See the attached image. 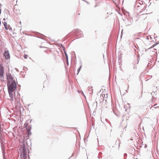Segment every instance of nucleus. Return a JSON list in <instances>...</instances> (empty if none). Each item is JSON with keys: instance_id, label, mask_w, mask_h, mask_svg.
<instances>
[{"instance_id": "nucleus-12", "label": "nucleus", "mask_w": 159, "mask_h": 159, "mask_svg": "<svg viewBox=\"0 0 159 159\" xmlns=\"http://www.w3.org/2000/svg\"><path fill=\"white\" fill-rule=\"evenodd\" d=\"M3 24L4 26H5L6 25H7V23L6 22H3Z\"/></svg>"}, {"instance_id": "nucleus-18", "label": "nucleus", "mask_w": 159, "mask_h": 159, "mask_svg": "<svg viewBox=\"0 0 159 159\" xmlns=\"http://www.w3.org/2000/svg\"><path fill=\"white\" fill-rule=\"evenodd\" d=\"M62 48H63V50L64 52V51H66L65 50V48L64 47V46H62Z\"/></svg>"}, {"instance_id": "nucleus-21", "label": "nucleus", "mask_w": 159, "mask_h": 159, "mask_svg": "<svg viewBox=\"0 0 159 159\" xmlns=\"http://www.w3.org/2000/svg\"><path fill=\"white\" fill-rule=\"evenodd\" d=\"M105 94H102V98H103L104 97H105Z\"/></svg>"}, {"instance_id": "nucleus-38", "label": "nucleus", "mask_w": 159, "mask_h": 159, "mask_svg": "<svg viewBox=\"0 0 159 159\" xmlns=\"http://www.w3.org/2000/svg\"><path fill=\"white\" fill-rule=\"evenodd\" d=\"M87 3H89V2H87Z\"/></svg>"}, {"instance_id": "nucleus-6", "label": "nucleus", "mask_w": 159, "mask_h": 159, "mask_svg": "<svg viewBox=\"0 0 159 159\" xmlns=\"http://www.w3.org/2000/svg\"><path fill=\"white\" fill-rule=\"evenodd\" d=\"M125 23L126 24V26H128L132 24V22L130 20H129L128 19L125 20Z\"/></svg>"}, {"instance_id": "nucleus-32", "label": "nucleus", "mask_w": 159, "mask_h": 159, "mask_svg": "<svg viewBox=\"0 0 159 159\" xmlns=\"http://www.w3.org/2000/svg\"><path fill=\"white\" fill-rule=\"evenodd\" d=\"M27 151H28V153H29V150L28 149H27Z\"/></svg>"}, {"instance_id": "nucleus-30", "label": "nucleus", "mask_w": 159, "mask_h": 159, "mask_svg": "<svg viewBox=\"0 0 159 159\" xmlns=\"http://www.w3.org/2000/svg\"><path fill=\"white\" fill-rule=\"evenodd\" d=\"M61 47H62V46H63L62 44H61Z\"/></svg>"}, {"instance_id": "nucleus-31", "label": "nucleus", "mask_w": 159, "mask_h": 159, "mask_svg": "<svg viewBox=\"0 0 159 159\" xmlns=\"http://www.w3.org/2000/svg\"><path fill=\"white\" fill-rule=\"evenodd\" d=\"M125 155H126V156L127 155L126 154H124V156H125Z\"/></svg>"}, {"instance_id": "nucleus-16", "label": "nucleus", "mask_w": 159, "mask_h": 159, "mask_svg": "<svg viewBox=\"0 0 159 159\" xmlns=\"http://www.w3.org/2000/svg\"><path fill=\"white\" fill-rule=\"evenodd\" d=\"M3 159H5V154L4 153H3Z\"/></svg>"}, {"instance_id": "nucleus-10", "label": "nucleus", "mask_w": 159, "mask_h": 159, "mask_svg": "<svg viewBox=\"0 0 159 159\" xmlns=\"http://www.w3.org/2000/svg\"><path fill=\"white\" fill-rule=\"evenodd\" d=\"M28 123H25L24 125V126L26 128L28 127Z\"/></svg>"}, {"instance_id": "nucleus-35", "label": "nucleus", "mask_w": 159, "mask_h": 159, "mask_svg": "<svg viewBox=\"0 0 159 159\" xmlns=\"http://www.w3.org/2000/svg\"><path fill=\"white\" fill-rule=\"evenodd\" d=\"M3 20H5V18H4V19H3Z\"/></svg>"}, {"instance_id": "nucleus-4", "label": "nucleus", "mask_w": 159, "mask_h": 159, "mask_svg": "<svg viewBox=\"0 0 159 159\" xmlns=\"http://www.w3.org/2000/svg\"><path fill=\"white\" fill-rule=\"evenodd\" d=\"M4 73V67L1 64H0V78L3 77Z\"/></svg>"}, {"instance_id": "nucleus-23", "label": "nucleus", "mask_w": 159, "mask_h": 159, "mask_svg": "<svg viewBox=\"0 0 159 159\" xmlns=\"http://www.w3.org/2000/svg\"><path fill=\"white\" fill-rule=\"evenodd\" d=\"M64 53L65 55L66 54V53H67L66 51H64Z\"/></svg>"}, {"instance_id": "nucleus-39", "label": "nucleus", "mask_w": 159, "mask_h": 159, "mask_svg": "<svg viewBox=\"0 0 159 159\" xmlns=\"http://www.w3.org/2000/svg\"><path fill=\"white\" fill-rule=\"evenodd\" d=\"M148 38H147V39H148Z\"/></svg>"}, {"instance_id": "nucleus-29", "label": "nucleus", "mask_w": 159, "mask_h": 159, "mask_svg": "<svg viewBox=\"0 0 159 159\" xmlns=\"http://www.w3.org/2000/svg\"><path fill=\"white\" fill-rule=\"evenodd\" d=\"M19 101H20V99H18L17 100V102H19Z\"/></svg>"}, {"instance_id": "nucleus-24", "label": "nucleus", "mask_w": 159, "mask_h": 159, "mask_svg": "<svg viewBox=\"0 0 159 159\" xmlns=\"http://www.w3.org/2000/svg\"><path fill=\"white\" fill-rule=\"evenodd\" d=\"M67 61V65H69L68 59V61Z\"/></svg>"}, {"instance_id": "nucleus-2", "label": "nucleus", "mask_w": 159, "mask_h": 159, "mask_svg": "<svg viewBox=\"0 0 159 159\" xmlns=\"http://www.w3.org/2000/svg\"><path fill=\"white\" fill-rule=\"evenodd\" d=\"M20 152V158L21 159H27V151L25 147V144L22 143V146H21L19 149Z\"/></svg>"}, {"instance_id": "nucleus-28", "label": "nucleus", "mask_w": 159, "mask_h": 159, "mask_svg": "<svg viewBox=\"0 0 159 159\" xmlns=\"http://www.w3.org/2000/svg\"><path fill=\"white\" fill-rule=\"evenodd\" d=\"M97 5H95L94 6V7L95 8V7H97Z\"/></svg>"}, {"instance_id": "nucleus-8", "label": "nucleus", "mask_w": 159, "mask_h": 159, "mask_svg": "<svg viewBox=\"0 0 159 159\" xmlns=\"http://www.w3.org/2000/svg\"><path fill=\"white\" fill-rule=\"evenodd\" d=\"M89 91L90 92V93H92L93 91V89H92V87H91V88H89Z\"/></svg>"}, {"instance_id": "nucleus-3", "label": "nucleus", "mask_w": 159, "mask_h": 159, "mask_svg": "<svg viewBox=\"0 0 159 159\" xmlns=\"http://www.w3.org/2000/svg\"><path fill=\"white\" fill-rule=\"evenodd\" d=\"M7 81H9L10 82H11V81H13V80H15L11 75L10 73L7 74Z\"/></svg>"}, {"instance_id": "nucleus-19", "label": "nucleus", "mask_w": 159, "mask_h": 159, "mask_svg": "<svg viewBox=\"0 0 159 159\" xmlns=\"http://www.w3.org/2000/svg\"><path fill=\"white\" fill-rule=\"evenodd\" d=\"M4 27H5V28L6 30H8V28H7V25L4 26Z\"/></svg>"}, {"instance_id": "nucleus-25", "label": "nucleus", "mask_w": 159, "mask_h": 159, "mask_svg": "<svg viewBox=\"0 0 159 159\" xmlns=\"http://www.w3.org/2000/svg\"><path fill=\"white\" fill-rule=\"evenodd\" d=\"M156 44H154L153 45H152V46H154V47L155 46H156Z\"/></svg>"}, {"instance_id": "nucleus-20", "label": "nucleus", "mask_w": 159, "mask_h": 159, "mask_svg": "<svg viewBox=\"0 0 159 159\" xmlns=\"http://www.w3.org/2000/svg\"><path fill=\"white\" fill-rule=\"evenodd\" d=\"M76 31L77 32H79L80 34H81V33H82V32L81 31H80L79 30H77Z\"/></svg>"}, {"instance_id": "nucleus-36", "label": "nucleus", "mask_w": 159, "mask_h": 159, "mask_svg": "<svg viewBox=\"0 0 159 159\" xmlns=\"http://www.w3.org/2000/svg\"><path fill=\"white\" fill-rule=\"evenodd\" d=\"M149 36L150 37V38H151L152 39V37H151V36Z\"/></svg>"}, {"instance_id": "nucleus-34", "label": "nucleus", "mask_w": 159, "mask_h": 159, "mask_svg": "<svg viewBox=\"0 0 159 159\" xmlns=\"http://www.w3.org/2000/svg\"><path fill=\"white\" fill-rule=\"evenodd\" d=\"M1 21L0 20V25H1Z\"/></svg>"}, {"instance_id": "nucleus-11", "label": "nucleus", "mask_w": 159, "mask_h": 159, "mask_svg": "<svg viewBox=\"0 0 159 159\" xmlns=\"http://www.w3.org/2000/svg\"><path fill=\"white\" fill-rule=\"evenodd\" d=\"M65 55L66 60V61H68V56L67 54L66 53V54Z\"/></svg>"}, {"instance_id": "nucleus-14", "label": "nucleus", "mask_w": 159, "mask_h": 159, "mask_svg": "<svg viewBox=\"0 0 159 159\" xmlns=\"http://www.w3.org/2000/svg\"><path fill=\"white\" fill-rule=\"evenodd\" d=\"M27 133L28 135H31V133L30 131V132H27Z\"/></svg>"}, {"instance_id": "nucleus-1", "label": "nucleus", "mask_w": 159, "mask_h": 159, "mask_svg": "<svg viewBox=\"0 0 159 159\" xmlns=\"http://www.w3.org/2000/svg\"><path fill=\"white\" fill-rule=\"evenodd\" d=\"M7 89L11 100H13V93L15 90L16 87V83L15 80H13L11 83L9 81L7 82Z\"/></svg>"}, {"instance_id": "nucleus-13", "label": "nucleus", "mask_w": 159, "mask_h": 159, "mask_svg": "<svg viewBox=\"0 0 159 159\" xmlns=\"http://www.w3.org/2000/svg\"><path fill=\"white\" fill-rule=\"evenodd\" d=\"M28 56L27 55H25L24 58L25 59H27L28 58Z\"/></svg>"}, {"instance_id": "nucleus-37", "label": "nucleus", "mask_w": 159, "mask_h": 159, "mask_svg": "<svg viewBox=\"0 0 159 159\" xmlns=\"http://www.w3.org/2000/svg\"><path fill=\"white\" fill-rule=\"evenodd\" d=\"M98 157L99 159V156H98Z\"/></svg>"}, {"instance_id": "nucleus-17", "label": "nucleus", "mask_w": 159, "mask_h": 159, "mask_svg": "<svg viewBox=\"0 0 159 159\" xmlns=\"http://www.w3.org/2000/svg\"><path fill=\"white\" fill-rule=\"evenodd\" d=\"M156 94V93H155V92H152V93H151V95H154V94Z\"/></svg>"}, {"instance_id": "nucleus-7", "label": "nucleus", "mask_w": 159, "mask_h": 159, "mask_svg": "<svg viewBox=\"0 0 159 159\" xmlns=\"http://www.w3.org/2000/svg\"><path fill=\"white\" fill-rule=\"evenodd\" d=\"M27 132H30L31 129V126H29L28 127L26 128Z\"/></svg>"}, {"instance_id": "nucleus-9", "label": "nucleus", "mask_w": 159, "mask_h": 159, "mask_svg": "<svg viewBox=\"0 0 159 159\" xmlns=\"http://www.w3.org/2000/svg\"><path fill=\"white\" fill-rule=\"evenodd\" d=\"M81 67H82V66H81L77 70V75H78L79 73V72L80 71V69L81 68Z\"/></svg>"}, {"instance_id": "nucleus-5", "label": "nucleus", "mask_w": 159, "mask_h": 159, "mask_svg": "<svg viewBox=\"0 0 159 159\" xmlns=\"http://www.w3.org/2000/svg\"><path fill=\"white\" fill-rule=\"evenodd\" d=\"M4 56L6 59H7L10 58V55L8 50L4 52Z\"/></svg>"}, {"instance_id": "nucleus-27", "label": "nucleus", "mask_w": 159, "mask_h": 159, "mask_svg": "<svg viewBox=\"0 0 159 159\" xmlns=\"http://www.w3.org/2000/svg\"><path fill=\"white\" fill-rule=\"evenodd\" d=\"M158 43H159L157 42L156 43H155V44H156V45H157L158 44Z\"/></svg>"}, {"instance_id": "nucleus-26", "label": "nucleus", "mask_w": 159, "mask_h": 159, "mask_svg": "<svg viewBox=\"0 0 159 159\" xmlns=\"http://www.w3.org/2000/svg\"><path fill=\"white\" fill-rule=\"evenodd\" d=\"M156 44H154L153 45H152V46H154V47L155 46H156Z\"/></svg>"}, {"instance_id": "nucleus-15", "label": "nucleus", "mask_w": 159, "mask_h": 159, "mask_svg": "<svg viewBox=\"0 0 159 159\" xmlns=\"http://www.w3.org/2000/svg\"><path fill=\"white\" fill-rule=\"evenodd\" d=\"M154 48V46H153L152 45L150 48H148L147 50L146 49L145 50L146 51H148L149 49H150V48Z\"/></svg>"}, {"instance_id": "nucleus-33", "label": "nucleus", "mask_w": 159, "mask_h": 159, "mask_svg": "<svg viewBox=\"0 0 159 159\" xmlns=\"http://www.w3.org/2000/svg\"><path fill=\"white\" fill-rule=\"evenodd\" d=\"M11 27L10 29L9 28V30H10V29H11Z\"/></svg>"}, {"instance_id": "nucleus-22", "label": "nucleus", "mask_w": 159, "mask_h": 159, "mask_svg": "<svg viewBox=\"0 0 159 159\" xmlns=\"http://www.w3.org/2000/svg\"><path fill=\"white\" fill-rule=\"evenodd\" d=\"M1 11H2V9L1 8V7H0V14H1Z\"/></svg>"}]
</instances>
